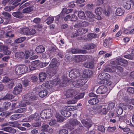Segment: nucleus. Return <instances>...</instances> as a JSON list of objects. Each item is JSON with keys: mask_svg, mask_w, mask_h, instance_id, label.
I'll return each mask as SVG.
<instances>
[{"mask_svg": "<svg viewBox=\"0 0 134 134\" xmlns=\"http://www.w3.org/2000/svg\"><path fill=\"white\" fill-rule=\"evenodd\" d=\"M60 80L58 78L56 79L53 80V81H49L43 84L46 88L49 89H52L56 90L57 88L59 86V84L60 83Z\"/></svg>", "mask_w": 134, "mask_h": 134, "instance_id": "1", "label": "nucleus"}, {"mask_svg": "<svg viewBox=\"0 0 134 134\" xmlns=\"http://www.w3.org/2000/svg\"><path fill=\"white\" fill-rule=\"evenodd\" d=\"M86 15L87 17V20L89 22H93L96 21V19L98 20L102 19V18L100 15L96 16L92 12L89 11H85Z\"/></svg>", "mask_w": 134, "mask_h": 134, "instance_id": "2", "label": "nucleus"}, {"mask_svg": "<svg viewBox=\"0 0 134 134\" xmlns=\"http://www.w3.org/2000/svg\"><path fill=\"white\" fill-rule=\"evenodd\" d=\"M80 75L79 70L78 69H73L70 71L69 73V77L72 79H76Z\"/></svg>", "mask_w": 134, "mask_h": 134, "instance_id": "3", "label": "nucleus"}, {"mask_svg": "<svg viewBox=\"0 0 134 134\" xmlns=\"http://www.w3.org/2000/svg\"><path fill=\"white\" fill-rule=\"evenodd\" d=\"M40 116L43 119H47L52 116L50 110L46 109L43 110L40 114Z\"/></svg>", "mask_w": 134, "mask_h": 134, "instance_id": "4", "label": "nucleus"}, {"mask_svg": "<svg viewBox=\"0 0 134 134\" xmlns=\"http://www.w3.org/2000/svg\"><path fill=\"white\" fill-rule=\"evenodd\" d=\"M86 82V80L81 79L73 82L72 84L74 87H82Z\"/></svg>", "mask_w": 134, "mask_h": 134, "instance_id": "5", "label": "nucleus"}, {"mask_svg": "<svg viewBox=\"0 0 134 134\" xmlns=\"http://www.w3.org/2000/svg\"><path fill=\"white\" fill-rule=\"evenodd\" d=\"M77 91L73 89H69L66 92L65 96L67 98L74 97L78 94Z\"/></svg>", "mask_w": 134, "mask_h": 134, "instance_id": "6", "label": "nucleus"}, {"mask_svg": "<svg viewBox=\"0 0 134 134\" xmlns=\"http://www.w3.org/2000/svg\"><path fill=\"white\" fill-rule=\"evenodd\" d=\"M51 68L48 69L47 73L50 76L54 75L57 72L58 70V67L57 66H51Z\"/></svg>", "mask_w": 134, "mask_h": 134, "instance_id": "7", "label": "nucleus"}, {"mask_svg": "<svg viewBox=\"0 0 134 134\" xmlns=\"http://www.w3.org/2000/svg\"><path fill=\"white\" fill-rule=\"evenodd\" d=\"M84 96V94L83 93H81L79 94V95L75 97L73 99L71 100H69L67 102V103L68 104H74L76 103L77 102V100L80 99L83 97Z\"/></svg>", "mask_w": 134, "mask_h": 134, "instance_id": "8", "label": "nucleus"}, {"mask_svg": "<svg viewBox=\"0 0 134 134\" xmlns=\"http://www.w3.org/2000/svg\"><path fill=\"white\" fill-rule=\"evenodd\" d=\"M107 91V87L103 85L99 86L96 90V92L99 94L105 93Z\"/></svg>", "mask_w": 134, "mask_h": 134, "instance_id": "9", "label": "nucleus"}, {"mask_svg": "<svg viewBox=\"0 0 134 134\" xmlns=\"http://www.w3.org/2000/svg\"><path fill=\"white\" fill-rule=\"evenodd\" d=\"M8 47L4 44L0 45V50L1 52H3L6 55H9L11 53L10 51L8 50Z\"/></svg>", "mask_w": 134, "mask_h": 134, "instance_id": "10", "label": "nucleus"}, {"mask_svg": "<svg viewBox=\"0 0 134 134\" xmlns=\"http://www.w3.org/2000/svg\"><path fill=\"white\" fill-rule=\"evenodd\" d=\"M22 85L20 83H19L14 88L13 91V93L14 94H19L22 91Z\"/></svg>", "mask_w": 134, "mask_h": 134, "instance_id": "11", "label": "nucleus"}, {"mask_svg": "<svg viewBox=\"0 0 134 134\" xmlns=\"http://www.w3.org/2000/svg\"><path fill=\"white\" fill-rule=\"evenodd\" d=\"M89 25V23L88 22L82 21L74 25V27L75 28H78L80 27H86L88 26Z\"/></svg>", "mask_w": 134, "mask_h": 134, "instance_id": "12", "label": "nucleus"}, {"mask_svg": "<svg viewBox=\"0 0 134 134\" xmlns=\"http://www.w3.org/2000/svg\"><path fill=\"white\" fill-rule=\"evenodd\" d=\"M81 122L84 126L87 128H89L91 126L90 119H86L81 120Z\"/></svg>", "mask_w": 134, "mask_h": 134, "instance_id": "13", "label": "nucleus"}, {"mask_svg": "<svg viewBox=\"0 0 134 134\" xmlns=\"http://www.w3.org/2000/svg\"><path fill=\"white\" fill-rule=\"evenodd\" d=\"M131 0H123V5L124 8L129 9L131 7Z\"/></svg>", "mask_w": 134, "mask_h": 134, "instance_id": "14", "label": "nucleus"}, {"mask_svg": "<svg viewBox=\"0 0 134 134\" xmlns=\"http://www.w3.org/2000/svg\"><path fill=\"white\" fill-rule=\"evenodd\" d=\"M24 98L25 100L30 102L31 101L33 100L34 98V94L33 93H27L26 95L23 96L22 97V98Z\"/></svg>", "mask_w": 134, "mask_h": 134, "instance_id": "15", "label": "nucleus"}, {"mask_svg": "<svg viewBox=\"0 0 134 134\" xmlns=\"http://www.w3.org/2000/svg\"><path fill=\"white\" fill-rule=\"evenodd\" d=\"M86 56L85 55H78L76 56L75 58V60L77 62H82L86 59Z\"/></svg>", "mask_w": 134, "mask_h": 134, "instance_id": "16", "label": "nucleus"}, {"mask_svg": "<svg viewBox=\"0 0 134 134\" xmlns=\"http://www.w3.org/2000/svg\"><path fill=\"white\" fill-rule=\"evenodd\" d=\"M20 32L21 34L25 35H31V34L30 30L28 28H20Z\"/></svg>", "mask_w": 134, "mask_h": 134, "instance_id": "17", "label": "nucleus"}, {"mask_svg": "<svg viewBox=\"0 0 134 134\" xmlns=\"http://www.w3.org/2000/svg\"><path fill=\"white\" fill-rule=\"evenodd\" d=\"M83 65L86 68L93 69L94 67V63L92 61L87 62L84 63Z\"/></svg>", "mask_w": 134, "mask_h": 134, "instance_id": "18", "label": "nucleus"}, {"mask_svg": "<svg viewBox=\"0 0 134 134\" xmlns=\"http://www.w3.org/2000/svg\"><path fill=\"white\" fill-rule=\"evenodd\" d=\"M2 130L6 132L13 134L15 133L16 132V131L15 129L10 127H3Z\"/></svg>", "mask_w": 134, "mask_h": 134, "instance_id": "19", "label": "nucleus"}, {"mask_svg": "<svg viewBox=\"0 0 134 134\" xmlns=\"http://www.w3.org/2000/svg\"><path fill=\"white\" fill-rule=\"evenodd\" d=\"M93 72L92 71L88 70H85L83 72V75L85 78H88L92 76Z\"/></svg>", "mask_w": 134, "mask_h": 134, "instance_id": "20", "label": "nucleus"}, {"mask_svg": "<svg viewBox=\"0 0 134 134\" xmlns=\"http://www.w3.org/2000/svg\"><path fill=\"white\" fill-rule=\"evenodd\" d=\"M39 96L42 98H43L47 96L48 93V92L46 89H44L41 91L39 92H37Z\"/></svg>", "mask_w": 134, "mask_h": 134, "instance_id": "21", "label": "nucleus"}, {"mask_svg": "<svg viewBox=\"0 0 134 134\" xmlns=\"http://www.w3.org/2000/svg\"><path fill=\"white\" fill-rule=\"evenodd\" d=\"M116 64L119 65L121 64V63L127 64L128 63V62L126 60L123 59L122 58H120L116 59L115 61Z\"/></svg>", "mask_w": 134, "mask_h": 134, "instance_id": "22", "label": "nucleus"}, {"mask_svg": "<svg viewBox=\"0 0 134 134\" xmlns=\"http://www.w3.org/2000/svg\"><path fill=\"white\" fill-rule=\"evenodd\" d=\"M88 30V29L87 28H80L77 30V31L78 33V34L80 35H81L87 32Z\"/></svg>", "mask_w": 134, "mask_h": 134, "instance_id": "23", "label": "nucleus"}, {"mask_svg": "<svg viewBox=\"0 0 134 134\" xmlns=\"http://www.w3.org/2000/svg\"><path fill=\"white\" fill-rule=\"evenodd\" d=\"M62 109L60 111L61 114L64 116L66 117H68L71 115V113L69 111H68L66 109Z\"/></svg>", "mask_w": 134, "mask_h": 134, "instance_id": "24", "label": "nucleus"}, {"mask_svg": "<svg viewBox=\"0 0 134 134\" xmlns=\"http://www.w3.org/2000/svg\"><path fill=\"white\" fill-rule=\"evenodd\" d=\"M45 48L42 45H40L37 46L35 49V51L37 53H40L44 52L45 51Z\"/></svg>", "mask_w": 134, "mask_h": 134, "instance_id": "25", "label": "nucleus"}, {"mask_svg": "<svg viewBox=\"0 0 134 134\" xmlns=\"http://www.w3.org/2000/svg\"><path fill=\"white\" fill-rule=\"evenodd\" d=\"M73 10V9L72 8L69 9V8H68V9H67L66 8H64L63 9L62 11V15H64L65 14H68L72 12Z\"/></svg>", "mask_w": 134, "mask_h": 134, "instance_id": "26", "label": "nucleus"}, {"mask_svg": "<svg viewBox=\"0 0 134 134\" xmlns=\"http://www.w3.org/2000/svg\"><path fill=\"white\" fill-rule=\"evenodd\" d=\"M124 12V10L121 8H118L116 11L115 14L117 16H120L123 14Z\"/></svg>", "mask_w": 134, "mask_h": 134, "instance_id": "27", "label": "nucleus"}, {"mask_svg": "<svg viewBox=\"0 0 134 134\" xmlns=\"http://www.w3.org/2000/svg\"><path fill=\"white\" fill-rule=\"evenodd\" d=\"M12 15L14 17L19 18H21L24 16V15L20 12H14Z\"/></svg>", "mask_w": 134, "mask_h": 134, "instance_id": "28", "label": "nucleus"}, {"mask_svg": "<svg viewBox=\"0 0 134 134\" xmlns=\"http://www.w3.org/2000/svg\"><path fill=\"white\" fill-rule=\"evenodd\" d=\"M78 16L79 18L81 19H86V16L84 12L82 10L79 11Z\"/></svg>", "mask_w": 134, "mask_h": 134, "instance_id": "29", "label": "nucleus"}, {"mask_svg": "<svg viewBox=\"0 0 134 134\" xmlns=\"http://www.w3.org/2000/svg\"><path fill=\"white\" fill-rule=\"evenodd\" d=\"M70 122L73 125L75 126L78 125L80 127H83V126L81 125V123L79 122L76 119H74Z\"/></svg>", "mask_w": 134, "mask_h": 134, "instance_id": "30", "label": "nucleus"}, {"mask_svg": "<svg viewBox=\"0 0 134 134\" xmlns=\"http://www.w3.org/2000/svg\"><path fill=\"white\" fill-rule=\"evenodd\" d=\"M103 9L100 7H98L97 8L95 9V12L96 14V16L100 15L102 13Z\"/></svg>", "mask_w": 134, "mask_h": 134, "instance_id": "31", "label": "nucleus"}, {"mask_svg": "<svg viewBox=\"0 0 134 134\" xmlns=\"http://www.w3.org/2000/svg\"><path fill=\"white\" fill-rule=\"evenodd\" d=\"M41 62L38 60H34V70L36 69L35 68L37 67L38 68H41Z\"/></svg>", "mask_w": 134, "mask_h": 134, "instance_id": "32", "label": "nucleus"}, {"mask_svg": "<svg viewBox=\"0 0 134 134\" xmlns=\"http://www.w3.org/2000/svg\"><path fill=\"white\" fill-rule=\"evenodd\" d=\"M22 74L28 72V68L25 65L20 66Z\"/></svg>", "mask_w": 134, "mask_h": 134, "instance_id": "33", "label": "nucleus"}, {"mask_svg": "<svg viewBox=\"0 0 134 134\" xmlns=\"http://www.w3.org/2000/svg\"><path fill=\"white\" fill-rule=\"evenodd\" d=\"M24 100L20 102V105L22 107H25L26 105L29 104V103H31V102L25 100V99L24 98H23Z\"/></svg>", "mask_w": 134, "mask_h": 134, "instance_id": "34", "label": "nucleus"}, {"mask_svg": "<svg viewBox=\"0 0 134 134\" xmlns=\"http://www.w3.org/2000/svg\"><path fill=\"white\" fill-rule=\"evenodd\" d=\"M22 115L21 114H16L12 115L10 117L12 120H15L21 117Z\"/></svg>", "mask_w": 134, "mask_h": 134, "instance_id": "35", "label": "nucleus"}, {"mask_svg": "<svg viewBox=\"0 0 134 134\" xmlns=\"http://www.w3.org/2000/svg\"><path fill=\"white\" fill-rule=\"evenodd\" d=\"M15 56L18 58H22L24 57L25 54L23 52H17L16 53Z\"/></svg>", "mask_w": 134, "mask_h": 134, "instance_id": "36", "label": "nucleus"}, {"mask_svg": "<svg viewBox=\"0 0 134 134\" xmlns=\"http://www.w3.org/2000/svg\"><path fill=\"white\" fill-rule=\"evenodd\" d=\"M96 47L95 44L93 43L88 44L85 46V49H94Z\"/></svg>", "mask_w": 134, "mask_h": 134, "instance_id": "37", "label": "nucleus"}, {"mask_svg": "<svg viewBox=\"0 0 134 134\" xmlns=\"http://www.w3.org/2000/svg\"><path fill=\"white\" fill-rule=\"evenodd\" d=\"M55 117L57 118L58 121L62 122L63 121L64 118L59 113H57Z\"/></svg>", "mask_w": 134, "mask_h": 134, "instance_id": "38", "label": "nucleus"}, {"mask_svg": "<svg viewBox=\"0 0 134 134\" xmlns=\"http://www.w3.org/2000/svg\"><path fill=\"white\" fill-rule=\"evenodd\" d=\"M98 102V100L97 98H92L90 99L88 101V103L92 105L95 104Z\"/></svg>", "mask_w": 134, "mask_h": 134, "instance_id": "39", "label": "nucleus"}, {"mask_svg": "<svg viewBox=\"0 0 134 134\" xmlns=\"http://www.w3.org/2000/svg\"><path fill=\"white\" fill-rule=\"evenodd\" d=\"M11 103L10 102H5L3 104V108L5 110H7L10 107Z\"/></svg>", "mask_w": 134, "mask_h": 134, "instance_id": "40", "label": "nucleus"}, {"mask_svg": "<svg viewBox=\"0 0 134 134\" xmlns=\"http://www.w3.org/2000/svg\"><path fill=\"white\" fill-rule=\"evenodd\" d=\"M107 3L106 0H96L95 1V4L96 5H100L102 3L106 4Z\"/></svg>", "mask_w": 134, "mask_h": 134, "instance_id": "41", "label": "nucleus"}, {"mask_svg": "<svg viewBox=\"0 0 134 134\" xmlns=\"http://www.w3.org/2000/svg\"><path fill=\"white\" fill-rule=\"evenodd\" d=\"M103 13L105 15L108 16H109L111 14V8H108L107 9H105Z\"/></svg>", "mask_w": 134, "mask_h": 134, "instance_id": "42", "label": "nucleus"}, {"mask_svg": "<svg viewBox=\"0 0 134 134\" xmlns=\"http://www.w3.org/2000/svg\"><path fill=\"white\" fill-rule=\"evenodd\" d=\"M78 108L77 106H70L68 107L65 106V109H67L68 108V110H74L77 109Z\"/></svg>", "mask_w": 134, "mask_h": 134, "instance_id": "43", "label": "nucleus"}, {"mask_svg": "<svg viewBox=\"0 0 134 134\" xmlns=\"http://www.w3.org/2000/svg\"><path fill=\"white\" fill-rule=\"evenodd\" d=\"M107 109L109 110H111L115 107V104L114 102H110L109 103Z\"/></svg>", "mask_w": 134, "mask_h": 134, "instance_id": "44", "label": "nucleus"}, {"mask_svg": "<svg viewBox=\"0 0 134 134\" xmlns=\"http://www.w3.org/2000/svg\"><path fill=\"white\" fill-rule=\"evenodd\" d=\"M54 19L53 17L52 16H49L47 18L46 21V23L48 25H49L53 23L54 20Z\"/></svg>", "mask_w": 134, "mask_h": 134, "instance_id": "45", "label": "nucleus"}, {"mask_svg": "<svg viewBox=\"0 0 134 134\" xmlns=\"http://www.w3.org/2000/svg\"><path fill=\"white\" fill-rule=\"evenodd\" d=\"M15 71L16 74L18 75H20L22 74L20 66H17L16 67Z\"/></svg>", "mask_w": 134, "mask_h": 134, "instance_id": "46", "label": "nucleus"}, {"mask_svg": "<svg viewBox=\"0 0 134 134\" xmlns=\"http://www.w3.org/2000/svg\"><path fill=\"white\" fill-rule=\"evenodd\" d=\"M116 111L118 115H121L123 113L122 108L120 107H116Z\"/></svg>", "mask_w": 134, "mask_h": 134, "instance_id": "47", "label": "nucleus"}, {"mask_svg": "<svg viewBox=\"0 0 134 134\" xmlns=\"http://www.w3.org/2000/svg\"><path fill=\"white\" fill-rule=\"evenodd\" d=\"M48 57V61H50L52 58L54 57V54L53 53L51 52V51H49L47 52Z\"/></svg>", "mask_w": 134, "mask_h": 134, "instance_id": "48", "label": "nucleus"}, {"mask_svg": "<svg viewBox=\"0 0 134 134\" xmlns=\"http://www.w3.org/2000/svg\"><path fill=\"white\" fill-rule=\"evenodd\" d=\"M32 11V9L29 7H28L24 8L23 10V13H29Z\"/></svg>", "mask_w": 134, "mask_h": 134, "instance_id": "49", "label": "nucleus"}, {"mask_svg": "<svg viewBox=\"0 0 134 134\" xmlns=\"http://www.w3.org/2000/svg\"><path fill=\"white\" fill-rule=\"evenodd\" d=\"M26 39V37H22L19 38L15 40V42L16 43H20L24 41Z\"/></svg>", "mask_w": 134, "mask_h": 134, "instance_id": "50", "label": "nucleus"}, {"mask_svg": "<svg viewBox=\"0 0 134 134\" xmlns=\"http://www.w3.org/2000/svg\"><path fill=\"white\" fill-rule=\"evenodd\" d=\"M57 63V59L55 58H53L52 60L49 65L50 66H55Z\"/></svg>", "mask_w": 134, "mask_h": 134, "instance_id": "51", "label": "nucleus"}, {"mask_svg": "<svg viewBox=\"0 0 134 134\" xmlns=\"http://www.w3.org/2000/svg\"><path fill=\"white\" fill-rule=\"evenodd\" d=\"M21 0H13V1L12 2V5L14 7V8L16 6L20 4L19 2L21 1Z\"/></svg>", "mask_w": 134, "mask_h": 134, "instance_id": "52", "label": "nucleus"}, {"mask_svg": "<svg viewBox=\"0 0 134 134\" xmlns=\"http://www.w3.org/2000/svg\"><path fill=\"white\" fill-rule=\"evenodd\" d=\"M41 121L39 120H34V127H37L41 126Z\"/></svg>", "mask_w": 134, "mask_h": 134, "instance_id": "53", "label": "nucleus"}, {"mask_svg": "<svg viewBox=\"0 0 134 134\" xmlns=\"http://www.w3.org/2000/svg\"><path fill=\"white\" fill-rule=\"evenodd\" d=\"M49 125H44L41 126L42 129L41 131H47L48 130V127Z\"/></svg>", "mask_w": 134, "mask_h": 134, "instance_id": "54", "label": "nucleus"}, {"mask_svg": "<svg viewBox=\"0 0 134 134\" xmlns=\"http://www.w3.org/2000/svg\"><path fill=\"white\" fill-rule=\"evenodd\" d=\"M115 71H117L118 72H123V69L120 66L116 65L115 66Z\"/></svg>", "mask_w": 134, "mask_h": 134, "instance_id": "55", "label": "nucleus"}, {"mask_svg": "<svg viewBox=\"0 0 134 134\" xmlns=\"http://www.w3.org/2000/svg\"><path fill=\"white\" fill-rule=\"evenodd\" d=\"M66 127L69 129L70 130H71L74 129L75 126L73 125L70 122L69 123L66 125Z\"/></svg>", "mask_w": 134, "mask_h": 134, "instance_id": "56", "label": "nucleus"}, {"mask_svg": "<svg viewBox=\"0 0 134 134\" xmlns=\"http://www.w3.org/2000/svg\"><path fill=\"white\" fill-rule=\"evenodd\" d=\"M14 8V7L13 6H6L4 9L5 10L7 11H10L12 9H13Z\"/></svg>", "mask_w": 134, "mask_h": 134, "instance_id": "57", "label": "nucleus"}, {"mask_svg": "<svg viewBox=\"0 0 134 134\" xmlns=\"http://www.w3.org/2000/svg\"><path fill=\"white\" fill-rule=\"evenodd\" d=\"M70 52L71 53L73 54H76L81 52V51L77 49L73 48L71 50Z\"/></svg>", "mask_w": 134, "mask_h": 134, "instance_id": "58", "label": "nucleus"}, {"mask_svg": "<svg viewBox=\"0 0 134 134\" xmlns=\"http://www.w3.org/2000/svg\"><path fill=\"white\" fill-rule=\"evenodd\" d=\"M87 36L88 38L92 39L96 38V34L94 33H90L87 35Z\"/></svg>", "mask_w": 134, "mask_h": 134, "instance_id": "59", "label": "nucleus"}, {"mask_svg": "<svg viewBox=\"0 0 134 134\" xmlns=\"http://www.w3.org/2000/svg\"><path fill=\"white\" fill-rule=\"evenodd\" d=\"M68 130L65 129H62L59 130V134H68Z\"/></svg>", "mask_w": 134, "mask_h": 134, "instance_id": "60", "label": "nucleus"}, {"mask_svg": "<svg viewBox=\"0 0 134 134\" xmlns=\"http://www.w3.org/2000/svg\"><path fill=\"white\" fill-rule=\"evenodd\" d=\"M13 97V95L10 93H7L4 97L5 99H11Z\"/></svg>", "mask_w": 134, "mask_h": 134, "instance_id": "61", "label": "nucleus"}, {"mask_svg": "<svg viewBox=\"0 0 134 134\" xmlns=\"http://www.w3.org/2000/svg\"><path fill=\"white\" fill-rule=\"evenodd\" d=\"M77 18L75 14H72L70 16V20L72 21H76Z\"/></svg>", "mask_w": 134, "mask_h": 134, "instance_id": "62", "label": "nucleus"}, {"mask_svg": "<svg viewBox=\"0 0 134 134\" xmlns=\"http://www.w3.org/2000/svg\"><path fill=\"white\" fill-rule=\"evenodd\" d=\"M3 14L5 18L7 19H9L11 16V15L9 13L6 12L3 13Z\"/></svg>", "mask_w": 134, "mask_h": 134, "instance_id": "63", "label": "nucleus"}, {"mask_svg": "<svg viewBox=\"0 0 134 134\" xmlns=\"http://www.w3.org/2000/svg\"><path fill=\"white\" fill-rule=\"evenodd\" d=\"M127 91L128 92L132 94H134V88L129 87L127 88Z\"/></svg>", "mask_w": 134, "mask_h": 134, "instance_id": "64", "label": "nucleus"}]
</instances>
